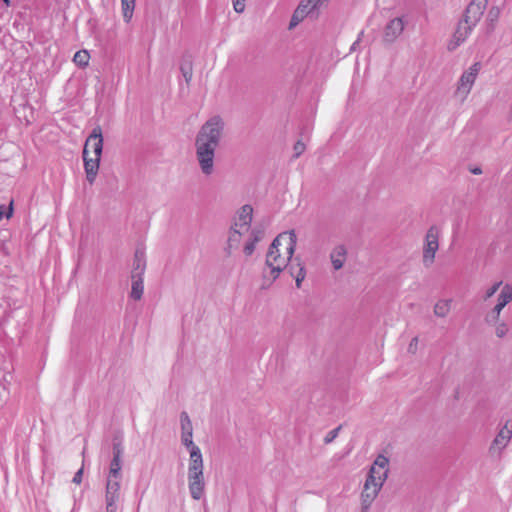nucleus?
Returning <instances> with one entry per match:
<instances>
[{
    "label": "nucleus",
    "mask_w": 512,
    "mask_h": 512,
    "mask_svg": "<svg viewBox=\"0 0 512 512\" xmlns=\"http://www.w3.org/2000/svg\"><path fill=\"white\" fill-rule=\"evenodd\" d=\"M224 131V121L220 116L207 120L200 128L196 139V158L202 173L206 176L214 172V157Z\"/></svg>",
    "instance_id": "f257e3e1"
},
{
    "label": "nucleus",
    "mask_w": 512,
    "mask_h": 512,
    "mask_svg": "<svg viewBox=\"0 0 512 512\" xmlns=\"http://www.w3.org/2000/svg\"><path fill=\"white\" fill-rule=\"evenodd\" d=\"M297 237L293 230L279 234L271 243L267 255L266 266L277 279L280 273L287 268L296 247Z\"/></svg>",
    "instance_id": "f03ea898"
},
{
    "label": "nucleus",
    "mask_w": 512,
    "mask_h": 512,
    "mask_svg": "<svg viewBox=\"0 0 512 512\" xmlns=\"http://www.w3.org/2000/svg\"><path fill=\"white\" fill-rule=\"evenodd\" d=\"M193 433H181L182 444L189 449L188 488L194 500H200L205 492L204 465L200 448L193 442Z\"/></svg>",
    "instance_id": "7ed1b4c3"
},
{
    "label": "nucleus",
    "mask_w": 512,
    "mask_h": 512,
    "mask_svg": "<svg viewBox=\"0 0 512 512\" xmlns=\"http://www.w3.org/2000/svg\"><path fill=\"white\" fill-rule=\"evenodd\" d=\"M103 151V136L100 126L93 128L83 148L86 179L93 184L98 174L100 158Z\"/></svg>",
    "instance_id": "20e7f679"
},
{
    "label": "nucleus",
    "mask_w": 512,
    "mask_h": 512,
    "mask_svg": "<svg viewBox=\"0 0 512 512\" xmlns=\"http://www.w3.org/2000/svg\"><path fill=\"white\" fill-rule=\"evenodd\" d=\"M372 473L374 471L372 470ZM387 479V470L383 472L382 475L378 476V483L377 484H371L374 483V475H367V479L364 484V489L361 493L362 498V511L365 512L372 504L373 500L378 495L383 483Z\"/></svg>",
    "instance_id": "39448f33"
},
{
    "label": "nucleus",
    "mask_w": 512,
    "mask_h": 512,
    "mask_svg": "<svg viewBox=\"0 0 512 512\" xmlns=\"http://www.w3.org/2000/svg\"><path fill=\"white\" fill-rule=\"evenodd\" d=\"M439 229L437 226H431L425 236V243L423 249V264L425 267H430L435 260V254L439 249Z\"/></svg>",
    "instance_id": "423d86ee"
},
{
    "label": "nucleus",
    "mask_w": 512,
    "mask_h": 512,
    "mask_svg": "<svg viewBox=\"0 0 512 512\" xmlns=\"http://www.w3.org/2000/svg\"><path fill=\"white\" fill-rule=\"evenodd\" d=\"M124 447H123V437L121 435H115L112 439V453L113 458L110 462L109 474L108 476H112L114 478H122L121 468H122V455H123Z\"/></svg>",
    "instance_id": "0eeeda50"
},
{
    "label": "nucleus",
    "mask_w": 512,
    "mask_h": 512,
    "mask_svg": "<svg viewBox=\"0 0 512 512\" xmlns=\"http://www.w3.org/2000/svg\"><path fill=\"white\" fill-rule=\"evenodd\" d=\"M488 0H472L464 12V23L477 25L484 11L486 10Z\"/></svg>",
    "instance_id": "6e6552de"
},
{
    "label": "nucleus",
    "mask_w": 512,
    "mask_h": 512,
    "mask_svg": "<svg viewBox=\"0 0 512 512\" xmlns=\"http://www.w3.org/2000/svg\"><path fill=\"white\" fill-rule=\"evenodd\" d=\"M475 26L476 25H472L471 23H464L463 18L457 26L453 39L448 44V50L453 51L460 46V44L467 39Z\"/></svg>",
    "instance_id": "1a4fd4ad"
},
{
    "label": "nucleus",
    "mask_w": 512,
    "mask_h": 512,
    "mask_svg": "<svg viewBox=\"0 0 512 512\" xmlns=\"http://www.w3.org/2000/svg\"><path fill=\"white\" fill-rule=\"evenodd\" d=\"M512 438V419H509L505 422L504 426L500 429L495 439L493 440L490 446V452L495 449L502 450L504 449Z\"/></svg>",
    "instance_id": "9d476101"
},
{
    "label": "nucleus",
    "mask_w": 512,
    "mask_h": 512,
    "mask_svg": "<svg viewBox=\"0 0 512 512\" xmlns=\"http://www.w3.org/2000/svg\"><path fill=\"white\" fill-rule=\"evenodd\" d=\"M404 22L400 17L391 19L384 29L383 39L387 43L394 42L403 32Z\"/></svg>",
    "instance_id": "9b49d317"
},
{
    "label": "nucleus",
    "mask_w": 512,
    "mask_h": 512,
    "mask_svg": "<svg viewBox=\"0 0 512 512\" xmlns=\"http://www.w3.org/2000/svg\"><path fill=\"white\" fill-rule=\"evenodd\" d=\"M480 70V64L474 63L468 71L464 72L460 78L458 90L467 94L470 92Z\"/></svg>",
    "instance_id": "f8f14e48"
},
{
    "label": "nucleus",
    "mask_w": 512,
    "mask_h": 512,
    "mask_svg": "<svg viewBox=\"0 0 512 512\" xmlns=\"http://www.w3.org/2000/svg\"><path fill=\"white\" fill-rule=\"evenodd\" d=\"M146 270V256L141 249H136L133 258V267L131 271V279H143Z\"/></svg>",
    "instance_id": "ddd939ff"
},
{
    "label": "nucleus",
    "mask_w": 512,
    "mask_h": 512,
    "mask_svg": "<svg viewBox=\"0 0 512 512\" xmlns=\"http://www.w3.org/2000/svg\"><path fill=\"white\" fill-rule=\"evenodd\" d=\"M389 459L383 454H379L374 460L373 465L371 466L368 475L372 474V470L374 471V483H378V476L382 475L385 470L388 471Z\"/></svg>",
    "instance_id": "4468645a"
},
{
    "label": "nucleus",
    "mask_w": 512,
    "mask_h": 512,
    "mask_svg": "<svg viewBox=\"0 0 512 512\" xmlns=\"http://www.w3.org/2000/svg\"><path fill=\"white\" fill-rule=\"evenodd\" d=\"M346 254L347 250L344 245H338L332 250L330 259L335 270H339L343 267Z\"/></svg>",
    "instance_id": "2eb2a0df"
},
{
    "label": "nucleus",
    "mask_w": 512,
    "mask_h": 512,
    "mask_svg": "<svg viewBox=\"0 0 512 512\" xmlns=\"http://www.w3.org/2000/svg\"><path fill=\"white\" fill-rule=\"evenodd\" d=\"M253 216V208L249 204H245L240 208L238 213V221L235 223L236 226L246 227V230L250 227Z\"/></svg>",
    "instance_id": "dca6fc26"
},
{
    "label": "nucleus",
    "mask_w": 512,
    "mask_h": 512,
    "mask_svg": "<svg viewBox=\"0 0 512 512\" xmlns=\"http://www.w3.org/2000/svg\"><path fill=\"white\" fill-rule=\"evenodd\" d=\"M180 71L185 79V82L189 85L193 76V64L191 55L186 54L182 57L180 63Z\"/></svg>",
    "instance_id": "f3484780"
},
{
    "label": "nucleus",
    "mask_w": 512,
    "mask_h": 512,
    "mask_svg": "<svg viewBox=\"0 0 512 512\" xmlns=\"http://www.w3.org/2000/svg\"><path fill=\"white\" fill-rule=\"evenodd\" d=\"M242 238V233L235 227H231L225 252L230 256L233 249H237Z\"/></svg>",
    "instance_id": "a211bd4d"
},
{
    "label": "nucleus",
    "mask_w": 512,
    "mask_h": 512,
    "mask_svg": "<svg viewBox=\"0 0 512 512\" xmlns=\"http://www.w3.org/2000/svg\"><path fill=\"white\" fill-rule=\"evenodd\" d=\"M135 1L136 0H121L122 15L126 23H129L132 19L135 9Z\"/></svg>",
    "instance_id": "6ab92c4d"
},
{
    "label": "nucleus",
    "mask_w": 512,
    "mask_h": 512,
    "mask_svg": "<svg viewBox=\"0 0 512 512\" xmlns=\"http://www.w3.org/2000/svg\"><path fill=\"white\" fill-rule=\"evenodd\" d=\"M131 292L130 297L134 300H140L144 292L143 279H131Z\"/></svg>",
    "instance_id": "aec40b11"
},
{
    "label": "nucleus",
    "mask_w": 512,
    "mask_h": 512,
    "mask_svg": "<svg viewBox=\"0 0 512 512\" xmlns=\"http://www.w3.org/2000/svg\"><path fill=\"white\" fill-rule=\"evenodd\" d=\"M512 301V286L509 284H506L500 294L498 295L497 304L505 307L508 303Z\"/></svg>",
    "instance_id": "412c9836"
},
{
    "label": "nucleus",
    "mask_w": 512,
    "mask_h": 512,
    "mask_svg": "<svg viewBox=\"0 0 512 512\" xmlns=\"http://www.w3.org/2000/svg\"><path fill=\"white\" fill-rule=\"evenodd\" d=\"M89 59L90 55L87 50L77 51L73 57L74 63L81 68H84L88 65Z\"/></svg>",
    "instance_id": "4be33fe9"
},
{
    "label": "nucleus",
    "mask_w": 512,
    "mask_h": 512,
    "mask_svg": "<svg viewBox=\"0 0 512 512\" xmlns=\"http://www.w3.org/2000/svg\"><path fill=\"white\" fill-rule=\"evenodd\" d=\"M450 300H441L434 306V314L438 317H445L450 310Z\"/></svg>",
    "instance_id": "5701e85b"
},
{
    "label": "nucleus",
    "mask_w": 512,
    "mask_h": 512,
    "mask_svg": "<svg viewBox=\"0 0 512 512\" xmlns=\"http://www.w3.org/2000/svg\"><path fill=\"white\" fill-rule=\"evenodd\" d=\"M504 307L496 304L495 307L486 314L485 316V322L489 325L496 324L499 321L500 313L503 310Z\"/></svg>",
    "instance_id": "b1692460"
},
{
    "label": "nucleus",
    "mask_w": 512,
    "mask_h": 512,
    "mask_svg": "<svg viewBox=\"0 0 512 512\" xmlns=\"http://www.w3.org/2000/svg\"><path fill=\"white\" fill-rule=\"evenodd\" d=\"M181 433H193V426L190 417L186 411L180 414Z\"/></svg>",
    "instance_id": "393cba45"
},
{
    "label": "nucleus",
    "mask_w": 512,
    "mask_h": 512,
    "mask_svg": "<svg viewBox=\"0 0 512 512\" xmlns=\"http://www.w3.org/2000/svg\"><path fill=\"white\" fill-rule=\"evenodd\" d=\"M305 17H307V15L302 13V8L301 9L296 8L291 17V20L289 23V29H293L294 27H296L301 21L304 20Z\"/></svg>",
    "instance_id": "a878e982"
},
{
    "label": "nucleus",
    "mask_w": 512,
    "mask_h": 512,
    "mask_svg": "<svg viewBox=\"0 0 512 512\" xmlns=\"http://www.w3.org/2000/svg\"><path fill=\"white\" fill-rule=\"evenodd\" d=\"M120 480H121V478H114L112 476H108L107 484H106V491L120 493Z\"/></svg>",
    "instance_id": "bb28decb"
},
{
    "label": "nucleus",
    "mask_w": 512,
    "mask_h": 512,
    "mask_svg": "<svg viewBox=\"0 0 512 512\" xmlns=\"http://www.w3.org/2000/svg\"><path fill=\"white\" fill-rule=\"evenodd\" d=\"M499 14H500V10L498 7L496 6H493L490 8V10L488 11V14H487V21L490 22L491 24V29H493V23L495 21H497L498 17H499Z\"/></svg>",
    "instance_id": "cd10ccee"
},
{
    "label": "nucleus",
    "mask_w": 512,
    "mask_h": 512,
    "mask_svg": "<svg viewBox=\"0 0 512 512\" xmlns=\"http://www.w3.org/2000/svg\"><path fill=\"white\" fill-rule=\"evenodd\" d=\"M342 429V425H339L338 427L332 429L331 431H329L326 436L324 437V443L325 444H330L332 443L336 437L338 436L340 430Z\"/></svg>",
    "instance_id": "c85d7f7f"
},
{
    "label": "nucleus",
    "mask_w": 512,
    "mask_h": 512,
    "mask_svg": "<svg viewBox=\"0 0 512 512\" xmlns=\"http://www.w3.org/2000/svg\"><path fill=\"white\" fill-rule=\"evenodd\" d=\"M275 280L276 279H273V274H270V271L267 272V270H264L263 271V281H262L261 289L269 288Z\"/></svg>",
    "instance_id": "c756f323"
},
{
    "label": "nucleus",
    "mask_w": 512,
    "mask_h": 512,
    "mask_svg": "<svg viewBox=\"0 0 512 512\" xmlns=\"http://www.w3.org/2000/svg\"><path fill=\"white\" fill-rule=\"evenodd\" d=\"M508 331V325L505 322H500L496 326L495 334L498 338H503L507 335Z\"/></svg>",
    "instance_id": "7c9ffc66"
},
{
    "label": "nucleus",
    "mask_w": 512,
    "mask_h": 512,
    "mask_svg": "<svg viewBox=\"0 0 512 512\" xmlns=\"http://www.w3.org/2000/svg\"><path fill=\"white\" fill-rule=\"evenodd\" d=\"M119 498H120V493L106 491V495H105L106 504H117V502L119 501Z\"/></svg>",
    "instance_id": "2f4dec72"
},
{
    "label": "nucleus",
    "mask_w": 512,
    "mask_h": 512,
    "mask_svg": "<svg viewBox=\"0 0 512 512\" xmlns=\"http://www.w3.org/2000/svg\"><path fill=\"white\" fill-rule=\"evenodd\" d=\"M501 284L502 282H497L493 284L490 288H488L485 293L484 300L491 298L498 291Z\"/></svg>",
    "instance_id": "473e14b6"
},
{
    "label": "nucleus",
    "mask_w": 512,
    "mask_h": 512,
    "mask_svg": "<svg viewBox=\"0 0 512 512\" xmlns=\"http://www.w3.org/2000/svg\"><path fill=\"white\" fill-rule=\"evenodd\" d=\"M294 157L298 158L305 151V144L301 141H297L293 147Z\"/></svg>",
    "instance_id": "72a5a7b5"
},
{
    "label": "nucleus",
    "mask_w": 512,
    "mask_h": 512,
    "mask_svg": "<svg viewBox=\"0 0 512 512\" xmlns=\"http://www.w3.org/2000/svg\"><path fill=\"white\" fill-rule=\"evenodd\" d=\"M255 246H256V243L249 239L244 246V249H243L244 254L246 256L252 255L255 250Z\"/></svg>",
    "instance_id": "f704fd0d"
},
{
    "label": "nucleus",
    "mask_w": 512,
    "mask_h": 512,
    "mask_svg": "<svg viewBox=\"0 0 512 512\" xmlns=\"http://www.w3.org/2000/svg\"><path fill=\"white\" fill-rule=\"evenodd\" d=\"M262 237H263V231L254 229V230H252L249 239L252 240L253 242L257 243L262 239Z\"/></svg>",
    "instance_id": "c9c22d12"
},
{
    "label": "nucleus",
    "mask_w": 512,
    "mask_h": 512,
    "mask_svg": "<svg viewBox=\"0 0 512 512\" xmlns=\"http://www.w3.org/2000/svg\"><path fill=\"white\" fill-rule=\"evenodd\" d=\"M233 8L237 13H242L245 9L244 0H235L233 1Z\"/></svg>",
    "instance_id": "e433bc0d"
},
{
    "label": "nucleus",
    "mask_w": 512,
    "mask_h": 512,
    "mask_svg": "<svg viewBox=\"0 0 512 512\" xmlns=\"http://www.w3.org/2000/svg\"><path fill=\"white\" fill-rule=\"evenodd\" d=\"M418 341H419V339H418L417 336L412 338V340L410 341V343L408 345V352L413 353V354L416 353L417 346H418Z\"/></svg>",
    "instance_id": "4c0bfd02"
},
{
    "label": "nucleus",
    "mask_w": 512,
    "mask_h": 512,
    "mask_svg": "<svg viewBox=\"0 0 512 512\" xmlns=\"http://www.w3.org/2000/svg\"><path fill=\"white\" fill-rule=\"evenodd\" d=\"M305 278V272H304V268L303 267H300L299 268V272L298 274L296 275L295 277V280H296V286L299 288L300 285H301V282L304 280Z\"/></svg>",
    "instance_id": "58836bf2"
},
{
    "label": "nucleus",
    "mask_w": 512,
    "mask_h": 512,
    "mask_svg": "<svg viewBox=\"0 0 512 512\" xmlns=\"http://www.w3.org/2000/svg\"><path fill=\"white\" fill-rule=\"evenodd\" d=\"M83 468H80L74 475L72 481L75 484H80L82 482Z\"/></svg>",
    "instance_id": "ea45409f"
},
{
    "label": "nucleus",
    "mask_w": 512,
    "mask_h": 512,
    "mask_svg": "<svg viewBox=\"0 0 512 512\" xmlns=\"http://www.w3.org/2000/svg\"><path fill=\"white\" fill-rule=\"evenodd\" d=\"M117 504H106V512H117Z\"/></svg>",
    "instance_id": "a19ab883"
},
{
    "label": "nucleus",
    "mask_w": 512,
    "mask_h": 512,
    "mask_svg": "<svg viewBox=\"0 0 512 512\" xmlns=\"http://www.w3.org/2000/svg\"><path fill=\"white\" fill-rule=\"evenodd\" d=\"M363 35V31L360 33L359 36H362ZM360 42V37H358V39L352 44L351 46V50H355L356 49V45Z\"/></svg>",
    "instance_id": "79ce46f5"
},
{
    "label": "nucleus",
    "mask_w": 512,
    "mask_h": 512,
    "mask_svg": "<svg viewBox=\"0 0 512 512\" xmlns=\"http://www.w3.org/2000/svg\"><path fill=\"white\" fill-rule=\"evenodd\" d=\"M5 214V206L0 205V220L4 217Z\"/></svg>",
    "instance_id": "37998d69"
},
{
    "label": "nucleus",
    "mask_w": 512,
    "mask_h": 512,
    "mask_svg": "<svg viewBox=\"0 0 512 512\" xmlns=\"http://www.w3.org/2000/svg\"><path fill=\"white\" fill-rule=\"evenodd\" d=\"M13 214V208L12 206L10 205L9 209H8V212L6 213V217L7 218H10Z\"/></svg>",
    "instance_id": "c03bdc74"
},
{
    "label": "nucleus",
    "mask_w": 512,
    "mask_h": 512,
    "mask_svg": "<svg viewBox=\"0 0 512 512\" xmlns=\"http://www.w3.org/2000/svg\"><path fill=\"white\" fill-rule=\"evenodd\" d=\"M471 172H472L473 174L478 175V174H481V173H482V170H481L480 168H475V169L471 170Z\"/></svg>",
    "instance_id": "a18cd8bd"
},
{
    "label": "nucleus",
    "mask_w": 512,
    "mask_h": 512,
    "mask_svg": "<svg viewBox=\"0 0 512 512\" xmlns=\"http://www.w3.org/2000/svg\"><path fill=\"white\" fill-rule=\"evenodd\" d=\"M71 512H78V509L76 508V506L73 507V509L71 510Z\"/></svg>",
    "instance_id": "49530a36"
}]
</instances>
